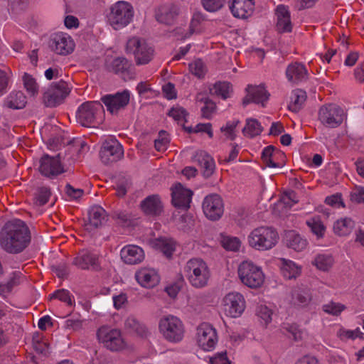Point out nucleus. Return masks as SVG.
I'll list each match as a JSON object with an SVG mask.
<instances>
[{
	"mask_svg": "<svg viewBox=\"0 0 364 364\" xmlns=\"http://www.w3.org/2000/svg\"><path fill=\"white\" fill-rule=\"evenodd\" d=\"M134 65L126 58H115L111 63V70L119 75L124 80H132L134 77Z\"/></svg>",
	"mask_w": 364,
	"mask_h": 364,
	"instance_id": "412c9836",
	"label": "nucleus"
},
{
	"mask_svg": "<svg viewBox=\"0 0 364 364\" xmlns=\"http://www.w3.org/2000/svg\"><path fill=\"white\" fill-rule=\"evenodd\" d=\"M275 147L273 145H269L264 149L262 152V159L265 164V166L270 168L279 167V164L272 160L273 152Z\"/></svg>",
	"mask_w": 364,
	"mask_h": 364,
	"instance_id": "a18cd8bd",
	"label": "nucleus"
},
{
	"mask_svg": "<svg viewBox=\"0 0 364 364\" xmlns=\"http://www.w3.org/2000/svg\"><path fill=\"white\" fill-rule=\"evenodd\" d=\"M31 242V233L26 224L18 219L7 222L0 232V245L10 254L23 252Z\"/></svg>",
	"mask_w": 364,
	"mask_h": 364,
	"instance_id": "f257e3e1",
	"label": "nucleus"
},
{
	"mask_svg": "<svg viewBox=\"0 0 364 364\" xmlns=\"http://www.w3.org/2000/svg\"><path fill=\"white\" fill-rule=\"evenodd\" d=\"M163 92L168 100L176 99L177 97L174 84L168 82L162 87Z\"/></svg>",
	"mask_w": 364,
	"mask_h": 364,
	"instance_id": "0e129e2a",
	"label": "nucleus"
},
{
	"mask_svg": "<svg viewBox=\"0 0 364 364\" xmlns=\"http://www.w3.org/2000/svg\"><path fill=\"white\" fill-rule=\"evenodd\" d=\"M194 163H197L201 168L202 174L204 178H210L214 173L215 164L213 158L205 151H196L191 158Z\"/></svg>",
	"mask_w": 364,
	"mask_h": 364,
	"instance_id": "aec40b11",
	"label": "nucleus"
},
{
	"mask_svg": "<svg viewBox=\"0 0 364 364\" xmlns=\"http://www.w3.org/2000/svg\"><path fill=\"white\" fill-rule=\"evenodd\" d=\"M282 261L281 272L285 278L291 279L300 274V268L294 262L285 259H282Z\"/></svg>",
	"mask_w": 364,
	"mask_h": 364,
	"instance_id": "e433bc0d",
	"label": "nucleus"
},
{
	"mask_svg": "<svg viewBox=\"0 0 364 364\" xmlns=\"http://www.w3.org/2000/svg\"><path fill=\"white\" fill-rule=\"evenodd\" d=\"M159 330L164 338L171 342H178L183 337V326L179 318L169 315L160 320Z\"/></svg>",
	"mask_w": 364,
	"mask_h": 364,
	"instance_id": "423d86ee",
	"label": "nucleus"
},
{
	"mask_svg": "<svg viewBox=\"0 0 364 364\" xmlns=\"http://www.w3.org/2000/svg\"><path fill=\"white\" fill-rule=\"evenodd\" d=\"M133 16L132 6L127 1H120L112 6L107 18L110 25L117 30L128 25Z\"/></svg>",
	"mask_w": 364,
	"mask_h": 364,
	"instance_id": "7ed1b4c3",
	"label": "nucleus"
},
{
	"mask_svg": "<svg viewBox=\"0 0 364 364\" xmlns=\"http://www.w3.org/2000/svg\"><path fill=\"white\" fill-rule=\"evenodd\" d=\"M50 195L51 192L49 188L44 186L38 188L35 195L36 204L40 206L44 205L47 203Z\"/></svg>",
	"mask_w": 364,
	"mask_h": 364,
	"instance_id": "de8ad7c7",
	"label": "nucleus"
},
{
	"mask_svg": "<svg viewBox=\"0 0 364 364\" xmlns=\"http://www.w3.org/2000/svg\"><path fill=\"white\" fill-rule=\"evenodd\" d=\"M354 228V222L350 218L338 220L333 225V231L336 234L345 236L348 235Z\"/></svg>",
	"mask_w": 364,
	"mask_h": 364,
	"instance_id": "c9c22d12",
	"label": "nucleus"
},
{
	"mask_svg": "<svg viewBox=\"0 0 364 364\" xmlns=\"http://www.w3.org/2000/svg\"><path fill=\"white\" fill-rule=\"evenodd\" d=\"M130 95L128 90L117 92L114 95H106L101 98L107 111L112 114H117L119 110L124 109L129 102Z\"/></svg>",
	"mask_w": 364,
	"mask_h": 364,
	"instance_id": "a211bd4d",
	"label": "nucleus"
},
{
	"mask_svg": "<svg viewBox=\"0 0 364 364\" xmlns=\"http://www.w3.org/2000/svg\"><path fill=\"white\" fill-rule=\"evenodd\" d=\"M286 75L290 82L298 83L307 79L308 73L304 65L294 63L287 67Z\"/></svg>",
	"mask_w": 364,
	"mask_h": 364,
	"instance_id": "cd10ccee",
	"label": "nucleus"
},
{
	"mask_svg": "<svg viewBox=\"0 0 364 364\" xmlns=\"http://www.w3.org/2000/svg\"><path fill=\"white\" fill-rule=\"evenodd\" d=\"M120 256L124 263L132 265L139 264L144 259L142 248L133 245L124 247L120 252Z\"/></svg>",
	"mask_w": 364,
	"mask_h": 364,
	"instance_id": "b1692460",
	"label": "nucleus"
},
{
	"mask_svg": "<svg viewBox=\"0 0 364 364\" xmlns=\"http://www.w3.org/2000/svg\"><path fill=\"white\" fill-rule=\"evenodd\" d=\"M254 7V0H244L232 1L230 6V9L235 17L247 18L253 13Z\"/></svg>",
	"mask_w": 364,
	"mask_h": 364,
	"instance_id": "393cba45",
	"label": "nucleus"
},
{
	"mask_svg": "<svg viewBox=\"0 0 364 364\" xmlns=\"http://www.w3.org/2000/svg\"><path fill=\"white\" fill-rule=\"evenodd\" d=\"M141 209L148 216L156 217L161 215L164 205L159 195H150L145 198L140 204Z\"/></svg>",
	"mask_w": 364,
	"mask_h": 364,
	"instance_id": "4be33fe9",
	"label": "nucleus"
},
{
	"mask_svg": "<svg viewBox=\"0 0 364 364\" xmlns=\"http://www.w3.org/2000/svg\"><path fill=\"white\" fill-rule=\"evenodd\" d=\"M179 11V8L175 4L162 5L156 9L155 18L160 23L171 25L178 16Z\"/></svg>",
	"mask_w": 364,
	"mask_h": 364,
	"instance_id": "5701e85b",
	"label": "nucleus"
},
{
	"mask_svg": "<svg viewBox=\"0 0 364 364\" xmlns=\"http://www.w3.org/2000/svg\"><path fill=\"white\" fill-rule=\"evenodd\" d=\"M220 242L227 250L237 251L240 246V241L237 237H223Z\"/></svg>",
	"mask_w": 364,
	"mask_h": 364,
	"instance_id": "603ef678",
	"label": "nucleus"
},
{
	"mask_svg": "<svg viewBox=\"0 0 364 364\" xmlns=\"http://www.w3.org/2000/svg\"><path fill=\"white\" fill-rule=\"evenodd\" d=\"M278 239V234L272 228L259 227L252 230L248 242L251 247L258 250H267L272 248Z\"/></svg>",
	"mask_w": 364,
	"mask_h": 364,
	"instance_id": "f03ea898",
	"label": "nucleus"
},
{
	"mask_svg": "<svg viewBox=\"0 0 364 364\" xmlns=\"http://www.w3.org/2000/svg\"><path fill=\"white\" fill-rule=\"evenodd\" d=\"M201 19L202 17L200 14H194L190 23L188 33H184L183 29H182L181 28H177L173 31V35L175 36H177L178 40L186 39V38L189 37L194 33L195 27L198 26V25L200 23Z\"/></svg>",
	"mask_w": 364,
	"mask_h": 364,
	"instance_id": "4c0bfd02",
	"label": "nucleus"
},
{
	"mask_svg": "<svg viewBox=\"0 0 364 364\" xmlns=\"http://www.w3.org/2000/svg\"><path fill=\"white\" fill-rule=\"evenodd\" d=\"M232 92V85L227 81H218L209 88V93L212 95L221 97L223 100H226L230 97Z\"/></svg>",
	"mask_w": 364,
	"mask_h": 364,
	"instance_id": "473e14b6",
	"label": "nucleus"
},
{
	"mask_svg": "<svg viewBox=\"0 0 364 364\" xmlns=\"http://www.w3.org/2000/svg\"><path fill=\"white\" fill-rule=\"evenodd\" d=\"M345 306L341 304L331 302L323 306V311L328 314L337 316L340 314L344 309Z\"/></svg>",
	"mask_w": 364,
	"mask_h": 364,
	"instance_id": "13d9d810",
	"label": "nucleus"
},
{
	"mask_svg": "<svg viewBox=\"0 0 364 364\" xmlns=\"http://www.w3.org/2000/svg\"><path fill=\"white\" fill-rule=\"evenodd\" d=\"M167 136L168 134L164 130H161L159 132V137L154 140V146L157 151H160L167 149V146L170 142Z\"/></svg>",
	"mask_w": 364,
	"mask_h": 364,
	"instance_id": "8fccbe9b",
	"label": "nucleus"
},
{
	"mask_svg": "<svg viewBox=\"0 0 364 364\" xmlns=\"http://www.w3.org/2000/svg\"><path fill=\"white\" fill-rule=\"evenodd\" d=\"M127 329L135 332L137 335L143 337L147 333L146 328L134 316H129L124 322Z\"/></svg>",
	"mask_w": 364,
	"mask_h": 364,
	"instance_id": "58836bf2",
	"label": "nucleus"
},
{
	"mask_svg": "<svg viewBox=\"0 0 364 364\" xmlns=\"http://www.w3.org/2000/svg\"><path fill=\"white\" fill-rule=\"evenodd\" d=\"M18 273L13 272L12 276L5 284H0V294L9 292L18 284Z\"/></svg>",
	"mask_w": 364,
	"mask_h": 364,
	"instance_id": "5fc2aeb1",
	"label": "nucleus"
},
{
	"mask_svg": "<svg viewBox=\"0 0 364 364\" xmlns=\"http://www.w3.org/2000/svg\"><path fill=\"white\" fill-rule=\"evenodd\" d=\"M189 69L192 74L198 78H202L205 74V67L200 59H198L189 64Z\"/></svg>",
	"mask_w": 364,
	"mask_h": 364,
	"instance_id": "3c124183",
	"label": "nucleus"
},
{
	"mask_svg": "<svg viewBox=\"0 0 364 364\" xmlns=\"http://www.w3.org/2000/svg\"><path fill=\"white\" fill-rule=\"evenodd\" d=\"M238 275L242 284L251 289L260 287L264 280L261 269L248 262H243L240 264Z\"/></svg>",
	"mask_w": 364,
	"mask_h": 364,
	"instance_id": "39448f33",
	"label": "nucleus"
},
{
	"mask_svg": "<svg viewBox=\"0 0 364 364\" xmlns=\"http://www.w3.org/2000/svg\"><path fill=\"white\" fill-rule=\"evenodd\" d=\"M23 81L24 87L26 89L28 93L33 97L36 96L38 92V85L36 79L31 75L25 73L23 76Z\"/></svg>",
	"mask_w": 364,
	"mask_h": 364,
	"instance_id": "37998d69",
	"label": "nucleus"
},
{
	"mask_svg": "<svg viewBox=\"0 0 364 364\" xmlns=\"http://www.w3.org/2000/svg\"><path fill=\"white\" fill-rule=\"evenodd\" d=\"M188 272V279L192 286L196 288L205 287L209 279L208 267L200 259H190L185 267Z\"/></svg>",
	"mask_w": 364,
	"mask_h": 364,
	"instance_id": "20e7f679",
	"label": "nucleus"
},
{
	"mask_svg": "<svg viewBox=\"0 0 364 364\" xmlns=\"http://www.w3.org/2000/svg\"><path fill=\"white\" fill-rule=\"evenodd\" d=\"M137 282L146 288H152L159 282V275L152 270L141 269L136 273Z\"/></svg>",
	"mask_w": 364,
	"mask_h": 364,
	"instance_id": "c756f323",
	"label": "nucleus"
},
{
	"mask_svg": "<svg viewBox=\"0 0 364 364\" xmlns=\"http://www.w3.org/2000/svg\"><path fill=\"white\" fill-rule=\"evenodd\" d=\"M126 50L134 55L137 65L147 64L151 60L154 55V49L145 41H141L137 37L128 40Z\"/></svg>",
	"mask_w": 364,
	"mask_h": 364,
	"instance_id": "0eeeda50",
	"label": "nucleus"
},
{
	"mask_svg": "<svg viewBox=\"0 0 364 364\" xmlns=\"http://www.w3.org/2000/svg\"><path fill=\"white\" fill-rule=\"evenodd\" d=\"M216 109L215 103L211 100L209 101L207 104L204 105V107L201 109L202 117L206 119H210L211 117V114L215 112Z\"/></svg>",
	"mask_w": 364,
	"mask_h": 364,
	"instance_id": "774afa93",
	"label": "nucleus"
},
{
	"mask_svg": "<svg viewBox=\"0 0 364 364\" xmlns=\"http://www.w3.org/2000/svg\"><path fill=\"white\" fill-rule=\"evenodd\" d=\"M311 301V296L308 290L297 289L292 292V301L294 305L306 306Z\"/></svg>",
	"mask_w": 364,
	"mask_h": 364,
	"instance_id": "ea45409f",
	"label": "nucleus"
},
{
	"mask_svg": "<svg viewBox=\"0 0 364 364\" xmlns=\"http://www.w3.org/2000/svg\"><path fill=\"white\" fill-rule=\"evenodd\" d=\"M73 263L82 269L89 268L92 266L95 269H97V257L88 252L83 250L79 256L75 258Z\"/></svg>",
	"mask_w": 364,
	"mask_h": 364,
	"instance_id": "2f4dec72",
	"label": "nucleus"
},
{
	"mask_svg": "<svg viewBox=\"0 0 364 364\" xmlns=\"http://www.w3.org/2000/svg\"><path fill=\"white\" fill-rule=\"evenodd\" d=\"M306 224L318 237H323L326 228L318 218H314L308 220Z\"/></svg>",
	"mask_w": 364,
	"mask_h": 364,
	"instance_id": "49530a36",
	"label": "nucleus"
},
{
	"mask_svg": "<svg viewBox=\"0 0 364 364\" xmlns=\"http://www.w3.org/2000/svg\"><path fill=\"white\" fill-rule=\"evenodd\" d=\"M306 100V93L305 91L299 89L294 90L291 93V102L288 105L289 109L294 112H298Z\"/></svg>",
	"mask_w": 364,
	"mask_h": 364,
	"instance_id": "72a5a7b5",
	"label": "nucleus"
},
{
	"mask_svg": "<svg viewBox=\"0 0 364 364\" xmlns=\"http://www.w3.org/2000/svg\"><path fill=\"white\" fill-rule=\"evenodd\" d=\"M183 278L181 274L179 275L178 280L174 284L166 287L165 290L171 298L176 297L178 293L181 289L183 286Z\"/></svg>",
	"mask_w": 364,
	"mask_h": 364,
	"instance_id": "4d7b16f0",
	"label": "nucleus"
},
{
	"mask_svg": "<svg viewBox=\"0 0 364 364\" xmlns=\"http://www.w3.org/2000/svg\"><path fill=\"white\" fill-rule=\"evenodd\" d=\"M49 47L58 55H67L74 50L75 43L68 34L56 33L50 36Z\"/></svg>",
	"mask_w": 364,
	"mask_h": 364,
	"instance_id": "dca6fc26",
	"label": "nucleus"
},
{
	"mask_svg": "<svg viewBox=\"0 0 364 364\" xmlns=\"http://www.w3.org/2000/svg\"><path fill=\"white\" fill-rule=\"evenodd\" d=\"M225 314L232 318L240 316L245 309L244 296L238 292H230L223 299Z\"/></svg>",
	"mask_w": 364,
	"mask_h": 364,
	"instance_id": "4468645a",
	"label": "nucleus"
},
{
	"mask_svg": "<svg viewBox=\"0 0 364 364\" xmlns=\"http://www.w3.org/2000/svg\"><path fill=\"white\" fill-rule=\"evenodd\" d=\"M70 92L67 82L61 80L53 83L43 93V102L47 107H55L63 102Z\"/></svg>",
	"mask_w": 364,
	"mask_h": 364,
	"instance_id": "6e6552de",
	"label": "nucleus"
},
{
	"mask_svg": "<svg viewBox=\"0 0 364 364\" xmlns=\"http://www.w3.org/2000/svg\"><path fill=\"white\" fill-rule=\"evenodd\" d=\"M283 240L288 247L292 248L297 252L301 251L307 245L306 240L301 237V235L294 230L286 231Z\"/></svg>",
	"mask_w": 364,
	"mask_h": 364,
	"instance_id": "c85d7f7f",
	"label": "nucleus"
},
{
	"mask_svg": "<svg viewBox=\"0 0 364 364\" xmlns=\"http://www.w3.org/2000/svg\"><path fill=\"white\" fill-rule=\"evenodd\" d=\"M247 130V134L252 138L259 135L262 133L263 128L257 119H247L246 126L242 129V133L245 134Z\"/></svg>",
	"mask_w": 364,
	"mask_h": 364,
	"instance_id": "79ce46f5",
	"label": "nucleus"
},
{
	"mask_svg": "<svg viewBox=\"0 0 364 364\" xmlns=\"http://www.w3.org/2000/svg\"><path fill=\"white\" fill-rule=\"evenodd\" d=\"M52 299H58L61 301L67 303L69 306L73 305V301L71 299V296L70 292L65 289H61L55 291L50 297Z\"/></svg>",
	"mask_w": 364,
	"mask_h": 364,
	"instance_id": "6e6d98bb",
	"label": "nucleus"
},
{
	"mask_svg": "<svg viewBox=\"0 0 364 364\" xmlns=\"http://www.w3.org/2000/svg\"><path fill=\"white\" fill-rule=\"evenodd\" d=\"M193 192L185 188L181 183H177L171 188V203L172 205L183 210H188L190 208Z\"/></svg>",
	"mask_w": 364,
	"mask_h": 364,
	"instance_id": "2eb2a0df",
	"label": "nucleus"
},
{
	"mask_svg": "<svg viewBox=\"0 0 364 364\" xmlns=\"http://www.w3.org/2000/svg\"><path fill=\"white\" fill-rule=\"evenodd\" d=\"M333 259L329 255H317L312 264L315 265L318 269L322 271H328L333 265Z\"/></svg>",
	"mask_w": 364,
	"mask_h": 364,
	"instance_id": "a19ab883",
	"label": "nucleus"
},
{
	"mask_svg": "<svg viewBox=\"0 0 364 364\" xmlns=\"http://www.w3.org/2000/svg\"><path fill=\"white\" fill-rule=\"evenodd\" d=\"M225 2V0H201L204 9L209 12H215L220 10Z\"/></svg>",
	"mask_w": 364,
	"mask_h": 364,
	"instance_id": "864d4df0",
	"label": "nucleus"
},
{
	"mask_svg": "<svg viewBox=\"0 0 364 364\" xmlns=\"http://www.w3.org/2000/svg\"><path fill=\"white\" fill-rule=\"evenodd\" d=\"M123 155L122 146L115 139L105 140L100 151V159L105 165L118 161L122 158Z\"/></svg>",
	"mask_w": 364,
	"mask_h": 364,
	"instance_id": "f8f14e48",
	"label": "nucleus"
},
{
	"mask_svg": "<svg viewBox=\"0 0 364 364\" xmlns=\"http://www.w3.org/2000/svg\"><path fill=\"white\" fill-rule=\"evenodd\" d=\"M108 220L106 211L100 205H94L88 210V223L85 225L92 226L95 228L103 225Z\"/></svg>",
	"mask_w": 364,
	"mask_h": 364,
	"instance_id": "bb28decb",
	"label": "nucleus"
},
{
	"mask_svg": "<svg viewBox=\"0 0 364 364\" xmlns=\"http://www.w3.org/2000/svg\"><path fill=\"white\" fill-rule=\"evenodd\" d=\"M277 16V31L279 33H289L292 30L290 12L287 7L284 5H279L276 9Z\"/></svg>",
	"mask_w": 364,
	"mask_h": 364,
	"instance_id": "a878e982",
	"label": "nucleus"
},
{
	"mask_svg": "<svg viewBox=\"0 0 364 364\" xmlns=\"http://www.w3.org/2000/svg\"><path fill=\"white\" fill-rule=\"evenodd\" d=\"M26 97L21 91L12 93L10 98L5 102L7 107L14 109H23L26 107Z\"/></svg>",
	"mask_w": 364,
	"mask_h": 364,
	"instance_id": "f704fd0d",
	"label": "nucleus"
},
{
	"mask_svg": "<svg viewBox=\"0 0 364 364\" xmlns=\"http://www.w3.org/2000/svg\"><path fill=\"white\" fill-rule=\"evenodd\" d=\"M104 112L102 105L98 101H88L82 104L77 109V120L83 127L95 123L97 116Z\"/></svg>",
	"mask_w": 364,
	"mask_h": 364,
	"instance_id": "9d476101",
	"label": "nucleus"
},
{
	"mask_svg": "<svg viewBox=\"0 0 364 364\" xmlns=\"http://www.w3.org/2000/svg\"><path fill=\"white\" fill-rule=\"evenodd\" d=\"M293 337L295 341H298L302 339L303 332L299 328V326L296 324L287 325L284 327Z\"/></svg>",
	"mask_w": 364,
	"mask_h": 364,
	"instance_id": "680f3d73",
	"label": "nucleus"
},
{
	"mask_svg": "<svg viewBox=\"0 0 364 364\" xmlns=\"http://www.w3.org/2000/svg\"><path fill=\"white\" fill-rule=\"evenodd\" d=\"M272 311L265 306H261L257 311V315L264 321L265 324L272 321Z\"/></svg>",
	"mask_w": 364,
	"mask_h": 364,
	"instance_id": "69168bd1",
	"label": "nucleus"
},
{
	"mask_svg": "<svg viewBox=\"0 0 364 364\" xmlns=\"http://www.w3.org/2000/svg\"><path fill=\"white\" fill-rule=\"evenodd\" d=\"M97 336L100 342L112 351H117L124 346V341L118 329L102 327L98 329Z\"/></svg>",
	"mask_w": 364,
	"mask_h": 364,
	"instance_id": "9b49d317",
	"label": "nucleus"
},
{
	"mask_svg": "<svg viewBox=\"0 0 364 364\" xmlns=\"http://www.w3.org/2000/svg\"><path fill=\"white\" fill-rule=\"evenodd\" d=\"M203 210L208 219L211 220L220 219L223 213L221 197L217 193L207 196L203 203Z\"/></svg>",
	"mask_w": 364,
	"mask_h": 364,
	"instance_id": "f3484780",
	"label": "nucleus"
},
{
	"mask_svg": "<svg viewBox=\"0 0 364 364\" xmlns=\"http://www.w3.org/2000/svg\"><path fill=\"white\" fill-rule=\"evenodd\" d=\"M65 193L70 198L77 200L82 197L84 191L80 188H75L70 184L68 183L65 186Z\"/></svg>",
	"mask_w": 364,
	"mask_h": 364,
	"instance_id": "e2e57ef3",
	"label": "nucleus"
},
{
	"mask_svg": "<svg viewBox=\"0 0 364 364\" xmlns=\"http://www.w3.org/2000/svg\"><path fill=\"white\" fill-rule=\"evenodd\" d=\"M210 364H230V361L227 357L226 351H223L215 357L210 358Z\"/></svg>",
	"mask_w": 364,
	"mask_h": 364,
	"instance_id": "338daca9",
	"label": "nucleus"
},
{
	"mask_svg": "<svg viewBox=\"0 0 364 364\" xmlns=\"http://www.w3.org/2000/svg\"><path fill=\"white\" fill-rule=\"evenodd\" d=\"M217 342L215 328L206 324L198 328V343L205 350H211Z\"/></svg>",
	"mask_w": 364,
	"mask_h": 364,
	"instance_id": "6ab92c4d",
	"label": "nucleus"
},
{
	"mask_svg": "<svg viewBox=\"0 0 364 364\" xmlns=\"http://www.w3.org/2000/svg\"><path fill=\"white\" fill-rule=\"evenodd\" d=\"M156 245L168 258L172 256L173 252L175 250L173 242L166 238L158 239Z\"/></svg>",
	"mask_w": 364,
	"mask_h": 364,
	"instance_id": "c03bdc74",
	"label": "nucleus"
},
{
	"mask_svg": "<svg viewBox=\"0 0 364 364\" xmlns=\"http://www.w3.org/2000/svg\"><path fill=\"white\" fill-rule=\"evenodd\" d=\"M179 220L181 223L180 228L184 232L190 230L194 226L193 216L191 214L182 215Z\"/></svg>",
	"mask_w": 364,
	"mask_h": 364,
	"instance_id": "bf43d9fd",
	"label": "nucleus"
},
{
	"mask_svg": "<svg viewBox=\"0 0 364 364\" xmlns=\"http://www.w3.org/2000/svg\"><path fill=\"white\" fill-rule=\"evenodd\" d=\"M130 183L127 179L122 178L118 181L117 183V196L119 197H123L126 195L127 188L129 187Z\"/></svg>",
	"mask_w": 364,
	"mask_h": 364,
	"instance_id": "052dcab7",
	"label": "nucleus"
},
{
	"mask_svg": "<svg viewBox=\"0 0 364 364\" xmlns=\"http://www.w3.org/2000/svg\"><path fill=\"white\" fill-rule=\"evenodd\" d=\"M344 111L336 104L322 106L318 112V119L325 127L336 128L343 122Z\"/></svg>",
	"mask_w": 364,
	"mask_h": 364,
	"instance_id": "1a4fd4ad",
	"label": "nucleus"
},
{
	"mask_svg": "<svg viewBox=\"0 0 364 364\" xmlns=\"http://www.w3.org/2000/svg\"><path fill=\"white\" fill-rule=\"evenodd\" d=\"M39 163V172L41 175L48 178L57 176L65 171L61 164L60 154H58L55 156H50L45 154L40 159Z\"/></svg>",
	"mask_w": 364,
	"mask_h": 364,
	"instance_id": "ddd939ff",
	"label": "nucleus"
},
{
	"mask_svg": "<svg viewBox=\"0 0 364 364\" xmlns=\"http://www.w3.org/2000/svg\"><path fill=\"white\" fill-rule=\"evenodd\" d=\"M167 114L177 122L183 119L184 122H187L186 117L188 116V112L183 107L178 106L171 107Z\"/></svg>",
	"mask_w": 364,
	"mask_h": 364,
	"instance_id": "09e8293b",
	"label": "nucleus"
},
{
	"mask_svg": "<svg viewBox=\"0 0 364 364\" xmlns=\"http://www.w3.org/2000/svg\"><path fill=\"white\" fill-rule=\"evenodd\" d=\"M246 92L253 99V102L256 104L261 103L264 106V102L269 100L270 94L266 90L264 85L259 86L247 85Z\"/></svg>",
	"mask_w": 364,
	"mask_h": 364,
	"instance_id": "7c9ffc66",
	"label": "nucleus"
}]
</instances>
